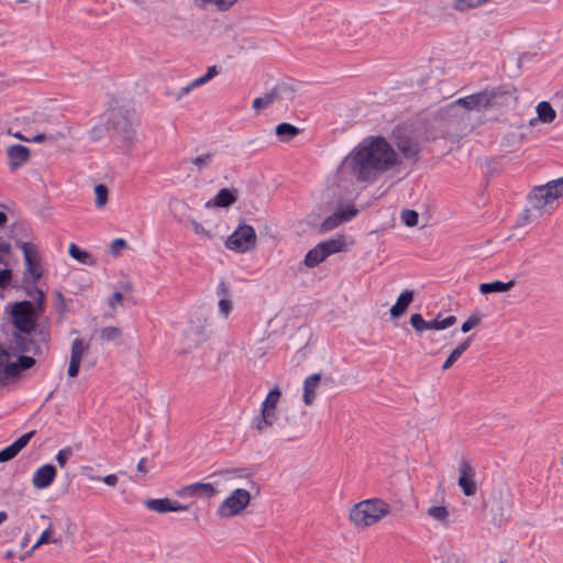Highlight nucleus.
<instances>
[{
  "instance_id": "obj_1",
  "label": "nucleus",
  "mask_w": 563,
  "mask_h": 563,
  "mask_svg": "<svg viewBox=\"0 0 563 563\" xmlns=\"http://www.w3.org/2000/svg\"><path fill=\"white\" fill-rule=\"evenodd\" d=\"M360 181H373L399 164L398 155L383 136L364 139L345 158Z\"/></svg>"
},
{
  "instance_id": "obj_2",
  "label": "nucleus",
  "mask_w": 563,
  "mask_h": 563,
  "mask_svg": "<svg viewBox=\"0 0 563 563\" xmlns=\"http://www.w3.org/2000/svg\"><path fill=\"white\" fill-rule=\"evenodd\" d=\"M209 478L212 479L210 483H192L186 486H183L176 492V495L181 498L188 497H198V498H207L210 499L218 495L219 487L228 482H231L238 478L236 470H221L213 472L209 475Z\"/></svg>"
},
{
  "instance_id": "obj_3",
  "label": "nucleus",
  "mask_w": 563,
  "mask_h": 563,
  "mask_svg": "<svg viewBox=\"0 0 563 563\" xmlns=\"http://www.w3.org/2000/svg\"><path fill=\"white\" fill-rule=\"evenodd\" d=\"M390 512L389 505L382 499H366L356 504L350 511L351 521L362 528L369 527Z\"/></svg>"
},
{
  "instance_id": "obj_4",
  "label": "nucleus",
  "mask_w": 563,
  "mask_h": 563,
  "mask_svg": "<svg viewBox=\"0 0 563 563\" xmlns=\"http://www.w3.org/2000/svg\"><path fill=\"white\" fill-rule=\"evenodd\" d=\"M25 333H14L11 338L9 349L13 355L32 353L33 355H42L47 351V341L49 333L45 330H40L34 334L38 338L40 342L35 338H29Z\"/></svg>"
},
{
  "instance_id": "obj_5",
  "label": "nucleus",
  "mask_w": 563,
  "mask_h": 563,
  "mask_svg": "<svg viewBox=\"0 0 563 563\" xmlns=\"http://www.w3.org/2000/svg\"><path fill=\"white\" fill-rule=\"evenodd\" d=\"M10 319L20 332L31 334L36 327L34 305L29 300L14 302L10 309Z\"/></svg>"
},
{
  "instance_id": "obj_6",
  "label": "nucleus",
  "mask_w": 563,
  "mask_h": 563,
  "mask_svg": "<svg viewBox=\"0 0 563 563\" xmlns=\"http://www.w3.org/2000/svg\"><path fill=\"white\" fill-rule=\"evenodd\" d=\"M505 93L506 91L501 87L485 89L477 93L460 98L452 102L450 107L457 104L464 107L468 111H481L493 107L495 104V100Z\"/></svg>"
},
{
  "instance_id": "obj_7",
  "label": "nucleus",
  "mask_w": 563,
  "mask_h": 563,
  "mask_svg": "<svg viewBox=\"0 0 563 563\" xmlns=\"http://www.w3.org/2000/svg\"><path fill=\"white\" fill-rule=\"evenodd\" d=\"M563 196V176L548 181L544 185L536 186L529 196L531 206L542 210L547 205Z\"/></svg>"
},
{
  "instance_id": "obj_8",
  "label": "nucleus",
  "mask_w": 563,
  "mask_h": 563,
  "mask_svg": "<svg viewBox=\"0 0 563 563\" xmlns=\"http://www.w3.org/2000/svg\"><path fill=\"white\" fill-rule=\"evenodd\" d=\"M251 503V493L244 488H235L216 510L220 519H228L240 515Z\"/></svg>"
},
{
  "instance_id": "obj_9",
  "label": "nucleus",
  "mask_w": 563,
  "mask_h": 563,
  "mask_svg": "<svg viewBox=\"0 0 563 563\" xmlns=\"http://www.w3.org/2000/svg\"><path fill=\"white\" fill-rule=\"evenodd\" d=\"M282 393L278 386H275L266 396L261 405V413L254 419V427L258 432H264L273 426L276 420V410Z\"/></svg>"
},
{
  "instance_id": "obj_10",
  "label": "nucleus",
  "mask_w": 563,
  "mask_h": 563,
  "mask_svg": "<svg viewBox=\"0 0 563 563\" xmlns=\"http://www.w3.org/2000/svg\"><path fill=\"white\" fill-rule=\"evenodd\" d=\"M256 245V233L252 225L240 224L227 239V249L235 252H247Z\"/></svg>"
},
{
  "instance_id": "obj_11",
  "label": "nucleus",
  "mask_w": 563,
  "mask_h": 563,
  "mask_svg": "<svg viewBox=\"0 0 563 563\" xmlns=\"http://www.w3.org/2000/svg\"><path fill=\"white\" fill-rule=\"evenodd\" d=\"M21 250L23 251L25 269L23 273V283L24 284H35L43 274V269L38 260L37 249L35 245L29 242H22L20 244Z\"/></svg>"
},
{
  "instance_id": "obj_12",
  "label": "nucleus",
  "mask_w": 563,
  "mask_h": 563,
  "mask_svg": "<svg viewBox=\"0 0 563 563\" xmlns=\"http://www.w3.org/2000/svg\"><path fill=\"white\" fill-rule=\"evenodd\" d=\"M89 343H85L80 338H76L71 341L70 358L67 369V375L69 377L74 378L78 375L81 360L89 351Z\"/></svg>"
},
{
  "instance_id": "obj_13",
  "label": "nucleus",
  "mask_w": 563,
  "mask_h": 563,
  "mask_svg": "<svg viewBox=\"0 0 563 563\" xmlns=\"http://www.w3.org/2000/svg\"><path fill=\"white\" fill-rule=\"evenodd\" d=\"M357 214V209L354 207L339 210L334 212L333 214L327 217L323 222L320 224V232L327 233L329 231H332L343 224L344 222H347L352 220Z\"/></svg>"
},
{
  "instance_id": "obj_14",
  "label": "nucleus",
  "mask_w": 563,
  "mask_h": 563,
  "mask_svg": "<svg viewBox=\"0 0 563 563\" xmlns=\"http://www.w3.org/2000/svg\"><path fill=\"white\" fill-rule=\"evenodd\" d=\"M459 486L466 496H474L477 487L475 483V472L470 463L465 460L461 461L460 466Z\"/></svg>"
},
{
  "instance_id": "obj_15",
  "label": "nucleus",
  "mask_w": 563,
  "mask_h": 563,
  "mask_svg": "<svg viewBox=\"0 0 563 563\" xmlns=\"http://www.w3.org/2000/svg\"><path fill=\"white\" fill-rule=\"evenodd\" d=\"M144 506L157 514H166L169 511H186L189 509L187 505H181L178 501L169 498H151L144 501Z\"/></svg>"
},
{
  "instance_id": "obj_16",
  "label": "nucleus",
  "mask_w": 563,
  "mask_h": 563,
  "mask_svg": "<svg viewBox=\"0 0 563 563\" xmlns=\"http://www.w3.org/2000/svg\"><path fill=\"white\" fill-rule=\"evenodd\" d=\"M111 119L114 122L113 128L122 136L124 141H132L135 134V120H131L123 115L120 111H111Z\"/></svg>"
},
{
  "instance_id": "obj_17",
  "label": "nucleus",
  "mask_w": 563,
  "mask_h": 563,
  "mask_svg": "<svg viewBox=\"0 0 563 563\" xmlns=\"http://www.w3.org/2000/svg\"><path fill=\"white\" fill-rule=\"evenodd\" d=\"M56 475V467L53 464H44L34 472L32 485L36 489H45L54 482Z\"/></svg>"
},
{
  "instance_id": "obj_18",
  "label": "nucleus",
  "mask_w": 563,
  "mask_h": 563,
  "mask_svg": "<svg viewBox=\"0 0 563 563\" xmlns=\"http://www.w3.org/2000/svg\"><path fill=\"white\" fill-rule=\"evenodd\" d=\"M8 157L10 159V169L15 170L24 164L30 157V151L26 146L14 144L8 147Z\"/></svg>"
},
{
  "instance_id": "obj_19",
  "label": "nucleus",
  "mask_w": 563,
  "mask_h": 563,
  "mask_svg": "<svg viewBox=\"0 0 563 563\" xmlns=\"http://www.w3.org/2000/svg\"><path fill=\"white\" fill-rule=\"evenodd\" d=\"M19 355L15 362H11L4 366L3 372L7 377H16L22 371L29 369L35 364L34 357L23 354Z\"/></svg>"
},
{
  "instance_id": "obj_20",
  "label": "nucleus",
  "mask_w": 563,
  "mask_h": 563,
  "mask_svg": "<svg viewBox=\"0 0 563 563\" xmlns=\"http://www.w3.org/2000/svg\"><path fill=\"white\" fill-rule=\"evenodd\" d=\"M238 199V192L235 189L222 188L216 195L212 200L206 202L205 207H222L227 208L233 205Z\"/></svg>"
},
{
  "instance_id": "obj_21",
  "label": "nucleus",
  "mask_w": 563,
  "mask_h": 563,
  "mask_svg": "<svg viewBox=\"0 0 563 563\" xmlns=\"http://www.w3.org/2000/svg\"><path fill=\"white\" fill-rule=\"evenodd\" d=\"M394 136L397 148L405 157L412 158L418 155L420 148L417 142L402 134H397L396 132H394Z\"/></svg>"
},
{
  "instance_id": "obj_22",
  "label": "nucleus",
  "mask_w": 563,
  "mask_h": 563,
  "mask_svg": "<svg viewBox=\"0 0 563 563\" xmlns=\"http://www.w3.org/2000/svg\"><path fill=\"white\" fill-rule=\"evenodd\" d=\"M321 374H312L303 382L302 400L305 405L311 406L316 399V389L319 387Z\"/></svg>"
},
{
  "instance_id": "obj_23",
  "label": "nucleus",
  "mask_w": 563,
  "mask_h": 563,
  "mask_svg": "<svg viewBox=\"0 0 563 563\" xmlns=\"http://www.w3.org/2000/svg\"><path fill=\"white\" fill-rule=\"evenodd\" d=\"M413 300V291L412 290H405L402 291L399 297L397 298L396 303L390 308V316L391 318H399L401 317L408 309L409 305Z\"/></svg>"
},
{
  "instance_id": "obj_24",
  "label": "nucleus",
  "mask_w": 563,
  "mask_h": 563,
  "mask_svg": "<svg viewBox=\"0 0 563 563\" xmlns=\"http://www.w3.org/2000/svg\"><path fill=\"white\" fill-rule=\"evenodd\" d=\"M239 0H192L194 7L205 10L208 5H214L218 11L230 10Z\"/></svg>"
},
{
  "instance_id": "obj_25",
  "label": "nucleus",
  "mask_w": 563,
  "mask_h": 563,
  "mask_svg": "<svg viewBox=\"0 0 563 563\" xmlns=\"http://www.w3.org/2000/svg\"><path fill=\"white\" fill-rule=\"evenodd\" d=\"M515 285L514 280H509L508 283H504L500 280H494L492 283H483L479 285V291L483 295H488L492 292H505L511 289Z\"/></svg>"
},
{
  "instance_id": "obj_26",
  "label": "nucleus",
  "mask_w": 563,
  "mask_h": 563,
  "mask_svg": "<svg viewBox=\"0 0 563 563\" xmlns=\"http://www.w3.org/2000/svg\"><path fill=\"white\" fill-rule=\"evenodd\" d=\"M472 342V336H467L463 342H461L448 356L445 362L442 364V371L449 369L460 357L461 355L468 349Z\"/></svg>"
},
{
  "instance_id": "obj_27",
  "label": "nucleus",
  "mask_w": 563,
  "mask_h": 563,
  "mask_svg": "<svg viewBox=\"0 0 563 563\" xmlns=\"http://www.w3.org/2000/svg\"><path fill=\"white\" fill-rule=\"evenodd\" d=\"M319 245L322 247L325 256L328 257L343 250V247L345 246V238L343 235H340L334 239L322 241L319 243Z\"/></svg>"
},
{
  "instance_id": "obj_28",
  "label": "nucleus",
  "mask_w": 563,
  "mask_h": 563,
  "mask_svg": "<svg viewBox=\"0 0 563 563\" xmlns=\"http://www.w3.org/2000/svg\"><path fill=\"white\" fill-rule=\"evenodd\" d=\"M275 131L279 141L285 143L291 141L300 133L297 126L286 122L278 124Z\"/></svg>"
},
{
  "instance_id": "obj_29",
  "label": "nucleus",
  "mask_w": 563,
  "mask_h": 563,
  "mask_svg": "<svg viewBox=\"0 0 563 563\" xmlns=\"http://www.w3.org/2000/svg\"><path fill=\"white\" fill-rule=\"evenodd\" d=\"M327 258L322 247L319 245V243L311 250L308 251V253L305 256L303 263L307 267H316L320 263H322Z\"/></svg>"
},
{
  "instance_id": "obj_30",
  "label": "nucleus",
  "mask_w": 563,
  "mask_h": 563,
  "mask_svg": "<svg viewBox=\"0 0 563 563\" xmlns=\"http://www.w3.org/2000/svg\"><path fill=\"white\" fill-rule=\"evenodd\" d=\"M427 515L434 521L440 522L444 528L450 526V515L444 506H431L428 508Z\"/></svg>"
},
{
  "instance_id": "obj_31",
  "label": "nucleus",
  "mask_w": 563,
  "mask_h": 563,
  "mask_svg": "<svg viewBox=\"0 0 563 563\" xmlns=\"http://www.w3.org/2000/svg\"><path fill=\"white\" fill-rule=\"evenodd\" d=\"M435 560L439 563H461L459 556L452 552L449 543L440 544Z\"/></svg>"
},
{
  "instance_id": "obj_32",
  "label": "nucleus",
  "mask_w": 563,
  "mask_h": 563,
  "mask_svg": "<svg viewBox=\"0 0 563 563\" xmlns=\"http://www.w3.org/2000/svg\"><path fill=\"white\" fill-rule=\"evenodd\" d=\"M68 253L74 260L78 261L81 264H86L89 266L95 264V260H93L92 255L90 253L79 249L75 243H71L69 245Z\"/></svg>"
},
{
  "instance_id": "obj_33",
  "label": "nucleus",
  "mask_w": 563,
  "mask_h": 563,
  "mask_svg": "<svg viewBox=\"0 0 563 563\" xmlns=\"http://www.w3.org/2000/svg\"><path fill=\"white\" fill-rule=\"evenodd\" d=\"M538 119L544 123H551L556 117L555 110L548 101H541L537 106Z\"/></svg>"
},
{
  "instance_id": "obj_34",
  "label": "nucleus",
  "mask_w": 563,
  "mask_h": 563,
  "mask_svg": "<svg viewBox=\"0 0 563 563\" xmlns=\"http://www.w3.org/2000/svg\"><path fill=\"white\" fill-rule=\"evenodd\" d=\"M213 156L214 155H213L212 152H208V153H205V154L199 155L197 157H194V158H191V159H189L187 162L192 164V165H195L196 169L198 172H201V170L208 168L211 165V163L213 161Z\"/></svg>"
},
{
  "instance_id": "obj_35",
  "label": "nucleus",
  "mask_w": 563,
  "mask_h": 563,
  "mask_svg": "<svg viewBox=\"0 0 563 563\" xmlns=\"http://www.w3.org/2000/svg\"><path fill=\"white\" fill-rule=\"evenodd\" d=\"M276 98H277V93L272 91L269 93H266L263 97L255 98L253 100L252 107L254 110L261 111V110L269 107L275 101Z\"/></svg>"
},
{
  "instance_id": "obj_36",
  "label": "nucleus",
  "mask_w": 563,
  "mask_h": 563,
  "mask_svg": "<svg viewBox=\"0 0 563 563\" xmlns=\"http://www.w3.org/2000/svg\"><path fill=\"white\" fill-rule=\"evenodd\" d=\"M455 322H456L455 316H449L442 320H440L439 318H435L434 320L429 321V330H435V331L444 330V329H448V328L452 327L453 324H455Z\"/></svg>"
},
{
  "instance_id": "obj_37",
  "label": "nucleus",
  "mask_w": 563,
  "mask_h": 563,
  "mask_svg": "<svg viewBox=\"0 0 563 563\" xmlns=\"http://www.w3.org/2000/svg\"><path fill=\"white\" fill-rule=\"evenodd\" d=\"M121 329L118 327H104L100 330V340L103 342H111L121 336Z\"/></svg>"
},
{
  "instance_id": "obj_38",
  "label": "nucleus",
  "mask_w": 563,
  "mask_h": 563,
  "mask_svg": "<svg viewBox=\"0 0 563 563\" xmlns=\"http://www.w3.org/2000/svg\"><path fill=\"white\" fill-rule=\"evenodd\" d=\"M488 0H455L453 8L456 11L465 12L467 10L479 7L481 4L487 2Z\"/></svg>"
},
{
  "instance_id": "obj_39",
  "label": "nucleus",
  "mask_w": 563,
  "mask_h": 563,
  "mask_svg": "<svg viewBox=\"0 0 563 563\" xmlns=\"http://www.w3.org/2000/svg\"><path fill=\"white\" fill-rule=\"evenodd\" d=\"M95 195H96V201H95L96 207L97 208L104 207L108 201V195H109L108 187L103 184H98L95 187Z\"/></svg>"
},
{
  "instance_id": "obj_40",
  "label": "nucleus",
  "mask_w": 563,
  "mask_h": 563,
  "mask_svg": "<svg viewBox=\"0 0 563 563\" xmlns=\"http://www.w3.org/2000/svg\"><path fill=\"white\" fill-rule=\"evenodd\" d=\"M208 81L209 80L206 79L205 75L196 78L195 80H192L187 86L180 88V90L176 93V99L179 100L183 96L189 93L192 89H195L197 87H200V86L207 84Z\"/></svg>"
},
{
  "instance_id": "obj_41",
  "label": "nucleus",
  "mask_w": 563,
  "mask_h": 563,
  "mask_svg": "<svg viewBox=\"0 0 563 563\" xmlns=\"http://www.w3.org/2000/svg\"><path fill=\"white\" fill-rule=\"evenodd\" d=\"M52 531H53L52 525H49L48 528L42 532V534L40 536L38 540L32 547V550L38 548L41 544H44L46 542H52V543H55V544H59L62 542L60 538H53V539H51Z\"/></svg>"
},
{
  "instance_id": "obj_42",
  "label": "nucleus",
  "mask_w": 563,
  "mask_h": 563,
  "mask_svg": "<svg viewBox=\"0 0 563 563\" xmlns=\"http://www.w3.org/2000/svg\"><path fill=\"white\" fill-rule=\"evenodd\" d=\"M410 323L412 328L418 332L429 330V321L424 320L420 313L412 314L410 318Z\"/></svg>"
},
{
  "instance_id": "obj_43",
  "label": "nucleus",
  "mask_w": 563,
  "mask_h": 563,
  "mask_svg": "<svg viewBox=\"0 0 563 563\" xmlns=\"http://www.w3.org/2000/svg\"><path fill=\"white\" fill-rule=\"evenodd\" d=\"M418 219H419V214L415 210L406 209L401 212V220L409 228L417 225Z\"/></svg>"
},
{
  "instance_id": "obj_44",
  "label": "nucleus",
  "mask_w": 563,
  "mask_h": 563,
  "mask_svg": "<svg viewBox=\"0 0 563 563\" xmlns=\"http://www.w3.org/2000/svg\"><path fill=\"white\" fill-rule=\"evenodd\" d=\"M73 455L71 448L67 446L59 450L55 456V461L60 467H64L67 463L68 459Z\"/></svg>"
},
{
  "instance_id": "obj_45",
  "label": "nucleus",
  "mask_w": 563,
  "mask_h": 563,
  "mask_svg": "<svg viewBox=\"0 0 563 563\" xmlns=\"http://www.w3.org/2000/svg\"><path fill=\"white\" fill-rule=\"evenodd\" d=\"M19 454V451L15 449L13 444H10L9 446L4 448L0 451V462H8L12 460L14 456Z\"/></svg>"
},
{
  "instance_id": "obj_46",
  "label": "nucleus",
  "mask_w": 563,
  "mask_h": 563,
  "mask_svg": "<svg viewBox=\"0 0 563 563\" xmlns=\"http://www.w3.org/2000/svg\"><path fill=\"white\" fill-rule=\"evenodd\" d=\"M190 223H191V227H192V230L194 232L199 235V236H205L209 240H211L213 238V234L203 228V225L199 222H197L196 220H190Z\"/></svg>"
},
{
  "instance_id": "obj_47",
  "label": "nucleus",
  "mask_w": 563,
  "mask_h": 563,
  "mask_svg": "<svg viewBox=\"0 0 563 563\" xmlns=\"http://www.w3.org/2000/svg\"><path fill=\"white\" fill-rule=\"evenodd\" d=\"M219 311L224 317L228 318L232 310V300L231 298H220L218 302Z\"/></svg>"
},
{
  "instance_id": "obj_48",
  "label": "nucleus",
  "mask_w": 563,
  "mask_h": 563,
  "mask_svg": "<svg viewBox=\"0 0 563 563\" xmlns=\"http://www.w3.org/2000/svg\"><path fill=\"white\" fill-rule=\"evenodd\" d=\"M126 241L124 239H121V238H118V239H114L112 242H111V245H110V252L112 255L117 256L120 254L121 250L125 249L126 247Z\"/></svg>"
},
{
  "instance_id": "obj_49",
  "label": "nucleus",
  "mask_w": 563,
  "mask_h": 563,
  "mask_svg": "<svg viewBox=\"0 0 563 563\" xmlns=\"http://www.w3.org/2000/svg\"><path fill=\"white\" fill-rule=\"evenodd\" d=\"M34 435V431H30L27 433H24L19 439H16L12 444L15 446V449L20 452L23 448L26 446L31 438Z\"/></svg>"
},
{
  "instance_id": "obj_50",
  "label": "nucleus",
  "mask_w": 563,
  "mask_h": 563,
  "mask_svg": "<svg viewBox=\"0 0 563 563\" xmlns=\"http://www.w3.org/2000/svg\"><path fill=\"white\" fill-rule=\"evenodd\" d=\"M481 322V317L479 316H471L463 324H462V328H461V331L463 333H467L471 329H473L474 327L478 325Z\"/></svg>"
},
{
  "instance_id": "obj_51",
  "label": "nucleus",
  "mask_w": 563,
  "mask_h": 563,
  "mask_svg": "<svg viewBox=\"0 0 563 563\" xmlns=\"http://www.w3.org/2000/svg\"><path fill=\"white\" fill-rule=\"evenodd\" d=\"M57 136H63L62 133H57L56 135H53V134H45V133H38L36 135H34L32 139H30V142H35V143H42L44 141H51V142H55L57 140Z\"/></svg>"
},
{
  "instance_id": "obj_52",
  "label": "nucleus",
  "mask_w": 563,
  "mask_h": 563,
  "mask_svg": "<svg viewBox=\"0 0 563 563\" xmlns=\"http://www.w3.org/2000/svg\"><path fill=\"white\" fill-rule=\"evenodd\" d=\"M89 479L90 481H101V482H103L108 486H115L117 483H118V476L115 474H109V475L103 476V477L89 476Z\"/></svg>"
},
{
  "instance_id": "obj_53",
  "label": "nucleus",
  "mask_w": 563,
  "mask_h": 563,
  "mask_svg": "<svg viewBox=\"0 0 563 563\" xmlns=\"http://www.w3.org/2000/svg\"><path fill=\"white\" fill-rule=\"evenodd\" d=\"M12 273L10 269L4 268L0 271V287L5 288L11 280Z\"/></svg>"
},
{
  "instance_id": "obj_54",
  "label": "nucleus",
  "mask_w": 563,
  "mask_h": 563,
  "mask_svg": "<svg viewBox=\"0 0 563 563\" xmlns=\"http://www.w3.org/2000/svg\"><path fill=\"white\" fill-rule=\"evenodd\" d=\"M217 295L219 298H230V289L225 282H221L217 288Z\"/></svg>"
},
{
  "instance_id": "obj_55",
  "label": "nucleus",
  "mask_w": 563,
  "mask_h": 563,
  "mask_svg": "<svg viewBox=\"0 0 563 563\" xmlns=\"http://www.w3.org/2000/svg\"><path fill=\"white\" fill-rule=\"evenodd\" d=\"M11 252V246L7 242H0V263L4 264L5 258Z\"/></svg>"
},
{
  "instance_id": "obj_56",
  "label": "nucleus",
  "mask_w": 563,
  "mask_h": 563,
  "mask_svg": "<svg viewBox=\"0 0 563 563\" xmlns=\"http://www.w3.org/2000/svg\"><path fill=\"white\" fill-rule=\"evenodd\" d=\"M123 300V295L120 291H115L112 294V296L109 298L108 303L109 306L114 310L117 308L118 303H121Z\"/></svg>"
},
{
  "instance_id": "obj_57",
  "label": "nucleus",
  "mask_w": 563,
  "mask_h": 563,
  "mask_svg": "<svg viewBox=\"0 0 563 563\" xmlns=\"http://www.w3.org/2000/svg\"><path fill=\"white\" fill-rule=\"evenodd\" d=\"M218 74H219V70H218L217 66H210V67H208V70L205 74V76H206V79H208L210 81Z\"/></svg>"
},
{
  "instance_id": "obj_58",
  "label": "nucleus",
  "mask_w": 563,
  "mask_h": 563,
  "mask_svg": "<svg viewBox=\"0 0 563 563\" xmlns=\"http://www.w3.org/2000/svg\"><path fill=\"white\" fill-rule=\"evenodd\" d=\"M145 463H146V460L145 459H141L139 461V463H137V466H136L137 471L143 473V474H146L147 471H148L146 465H145Z\"/></svg>"
},
{
  "instance_id": "obj_59",
  "label": "nucleus",
  "mask_w": 563,
  "mask_h": 563,
  "mask_svg": "<svg viewBox=\"0 0 563 563\" xmlns=\"http://www.w3.org/2000/svg\"><path fill=\"white\" fill-rule=\"evenodd\" d=\"M8 220L7 214L3 211H0V228H2Z\"/></svg>"
},
{
  "instance_id": "obj_60",
  "label": "nucleus",
  "mask_w": 563,
  "mask_h": 563,
  "mask_svg": "<svg viewBox=\"0 0 563 563\" xmlns=\"http://www.w3.org/2000/svg\"><path fill=\"white\" fill-rule=\"evenodd\" d=\"M35 292H36V295H37V301H38V305H41V303L43 302V299H44V294H43V291H42V290H40V289H37V288L35 289Z\"/></svg>"
},
{
  "instance_id": "obj_61",
  "label": "nucleus",
  "mask_w": 563,
  "mask_h": 563,
  "mask_svg": "<svg viewBox=\"0 0 563 563\" xmlns=\"http://www.w3.org/2000/svg\"><path fill=\"white\" fill-rule=\"evenodd\" d=\"M13 136L19 139V140H22V141H25V142H30V139L23 136L20 132L13 133Z\"/></svg>"
},
{
  "instance_id": "obj_62",
  "label": "nucleus",
  "mask_w": 563,
  "mask_h": 563,
  "mask_svg": "<svg viewBox=\"0 0 563 563\" xmlns=\"http://www.w3.org/2000/svg\"><path fill=\"white\" fill-rule=\"evenodd\" d=\"M8 518V515L5 511H0V525L5 521Z\"/></svg>"
},
{
  "instance_id": "obj_63",
  "label": "nucleus",
  "mask_w": 563,
  "mask_h": 563,
  "mask_svg": "<svg viewBox=\"0 0 563 563\" xmlns=\"http://www.w3.org/2000/svg\"><path fill=\"white\" fill-rule=\"evenodd\" d=\"M123 289H124V290H128V291H131V290H132V285H131L130 283H125V284L123 285Z\"/></svg>"
},
{
  "instance_id": "obj_64",
  "label": "nucleus",
  "mask_w": 563,
  "mask_h": 563,
  "mask_svg": "<svg viewBox=\"0 0 563 563\" xmlns=\"http://www.w3.org/2000/svg\"><path fill=\"white\" fill-rule=\"evenodd\" d=\"M528 212L529 211L526 210V213L522 216V220H523L525 223L528 221V214H527Z\"/></svg>"
}]
</instances>
